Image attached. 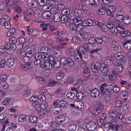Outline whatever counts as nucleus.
Instances as JSON below:
<instances>
[{
  "label": "nucleus",
  "mask_w": 131,
  "mask_h": 131,
  "mask_svg": "<svg viewBox=\"0 0 131 131\" xmlns=\"http://www.w3.org/2000/svg\"><path fill=\"white\" fill-rule=\"evenodd\" d=\"M78 36L82 40H85L88 37V35L86 32L81 33H79L78 34Z\"/></svg>",
  "instance_id": "obj_22"
},
{
  "label": "nucleus",
  "mask_w": 131,
  "mask_h": 131,
  "mask_svg": "<svg viewBox=\"0 0 131 131\" xmlns=\"http://www.w3.org/2000/svg\"><path fill=\"white\" fill-rule=\"evenodd\" d=\"M27 3L28 6L32 8H36L38 6V3L35 0H28Z\"/></svg>",
  "instance_id": "obj_11"
},
{
  "label": "nucleus",
  "mask_w": 131,
  "mask_h": 131,
  "mask_svg": "<svg viewBox=\"0 0 131 131\" xmlns=\"http://www.w3.org/2000/svg\"><path fill=\"white\" fill-rule=\"evenodd\" d=\"M55 93L58 94V97H61L65 94L66 91L60 88Z\"/></svg>",
  "instance_id": "obj_18"
},
{
  "label": "nucleus",
  "mask_w": 131,
  "mask_h": 131,
  "mask_svg": "<svg viewBox=\"0 0 131 131\" xmlns=\"http://www.w3.org/2000/svg\"><path fill=\"white\" fill-rule=\"evenodd\" d=\"M114 26L117 27L116 28H118L119 29L123 30L124 29L123 25L121 23H119L117 21H115L114 23Z\"/></svg>",
  "instance_id": "obj_36"
},
{
  "label": "nucleus",
  "mask_w": 131,
  "mask_h": 131,
  "mask_svg": "<svg viewBox=\"0 0 131 131\" xmlns=\"http://www.w3.org/2000/svg\"><path fill=\"white\" fill-rule=\"evenodd\" d=\"M29 58L27 56H25L22 58L23 61L24 63H31L29 59Z\"/></svg>",
  "instance_id": "obj_56"
},
{
  "label": "nucleus",
  "mask_w": 131,
  "mask_h": 131,
  "mask_svg": "<svg viewBox=\"0 0 131 131\" xmlns=\"http://www.w3.org/2000/svg\"><path fill=\"white\" fill-rule=\"evenodd\" d=\"M116 8L113 6H110L108 7V10L106 11L107 15L111 16H113V13L115 11Z\"/></svg>",
  "instance_id": "obj_13"
},
{
  "label": "nucleus",
  "mask_w": 131,
  "mask_h": 131,
  "mask_svg": "<svg viewBox=\"0 0 131 131\" xmlns=\"http://www.w3.org/2000/svg\"><path fill=\"white\" fill-rule=\"evenodd\" d=\"M32 105L34 108L37 110L39 111L41 110L40 107V104L37 102H34L32 103Z\"/></svg>",
  "instance_id": "obj_35"
},
{
  "label": "nucleus",
  "mask_w": 131,
  "mask_h": 131,
  "mask_svg": "<svg viewBox=\"0 0 131 131\" xmlns=\"http://www.w3.org/2000/svg\"><path fill=\"white\" fill-rule=\"evenodd\" d=\"M0 87L2 89H6L8 88L9 85L5 81H2L0 83Z\"/></svg>",
  "instance_id": "obj_30"
},
{
  "label": "nucleus",
  "mask_w": 131,
  "mask_h": 131,
  "mask_svg": "<svg viewBox=\"0 0 131 131\" xmlns=\"http://www.w3.org/2000/svg\"><path fill=\"white\" fill-rule=\"evenodd\" d=\"M67 61V59L65 57H63L60 60V61H58L57 63L58 64L59 66H57V68L59 69L60 67L61 64L63 65V66L66 65Z\"/></svg>",
  "instance_id": "obj_10"
},
{
  "label": "nucleus",
  "mask_w": 131,
  "mask_h": 131,
  "mask_svg": "<svg viewBox=\"0 0 131 131\" xmlns=\"http://www.w3.org/2000/svg\"><path fill=\"white\" fill-rule=\"evenodd\" d=\"M84 47L86 49V50L87 51H89V50H91L93 49V46L92 45L90 44H84Z\"/></svg>",
  "instance_id": "obj_44"
},
{
  "label": "nucleus",
  "mask_w": 131,
  "mask_h": 131,
  "mask_svg": "<svg viewBox=\"0 0 131 131\" xmlns=\"http://www.w3.org/2000/svg\"><path fill=\"white\" fill-rule=\"evenodd\" d=\"M42 15V13L40 10L37 9L34 11V16L36 18L40 17Z\"/></svg>",
  "instance_id": "obj_21"
},
{
  "label": "nucleus",
  "mask_w": 131,
  "mask_h": 131,
  "mask_svg": "<svg viewBox=\"0 0 131 131\" xmlns=\"http://www.w3.org/2000/svg\"><path fill=\"white\" fill-rule=\"evenodd\" d=\"M72 15L73 16V15ZM76 17H75L74 18V17H73V19H72V20L74 22L78 23L79 24H80L82 22V19L81 17L79 16Z\"/></svg>",
  "instance_id": "obj_52"
},
{
  "label": "nucleus",
  "mask_w": 131,
  "mask_h": 131,
  "mask_svg": "<svg viewBox=\"0 0 131 131\" xmlns=\"http://www.w3.org/2000/svg\"><path fill=\"white\" fill-rule=\"evenodd\" d=\"M82 23L84 26H91L93 24V22L91 20L88 19L83 21Z\"/></svg>",
  "instance_id": "obj_31"
},
{
  "label": "nucleus",
  "mask_w": 131,
  "mask_h": 131,
  "mask_svg": "<svg viewBox=\"0 0 131 131\" xmlns=\"http://www.w3.org/2000/svg\"><path fill=\"white\" fill-rule=\"evenodd\" d=\"M86 127L89 130L93 131L97 127L96 123L94 121H91L86 125Z\"/></svg>",
  "instance_id": "obj_5"
},
{
  "label": "nucleus",
  "mask_w": 131,
  "mask_h": 131,
  "mask_svg": "<svg viewBox=\"0 0 131 131\" xmlns=\"http://www.w3.org/2000/svg\"><path fill=\"white\" fill-rule=\"evenodd\" d=\"M110 70L109 68L105 64H101L100 71L103 73H106L108 72Z\"/></svg>",
  "instance_id": "obj_17"
},
{
  "label": "nucleus",
  "mask_w": 131,
  "mask_h": 131,
  "mask_svg": "<svg viewBox=\"0 0 131 131\" xmlns=\"http://www.w3.org/2000/svg\"><path fill=\"white\" fill-rule=\"evenodd\" d=\"M49 127L50 130L59 129V124L56 122L51 123Z\"/></svg>",
  "instance_id": "obj_26"
},
{
  "label": "nucleus",
  "mask_w": 131,
  "mask_h": 131,
  "mask_svg": "<svg viewBox=\"0 0 131 131\" xmlns=\"http://www.w3.org/2000/svg\"><path fill=\"white\" fill-rule=\"evenodd\" d=\"M106 11V8L104 7H102L97 10V13L100 15H102L104 14Z\"/></svg>",
  "instance_id": "obj_29"
},
{
  "label": "nucleus",
  "mask_w": 131,
  "mask_h": 131,
  "mask_svg": "<svg viewBox=\"0 0 131 131\" xmlns=\"http://www.w3.org/2000/svg\"><path fill=\"white\" fill-rule=\"evenodd\" d=\"M90 110L92 112L93 114L94 115H97L101 111V110L100 106H92L91 108H90Z\"/></svg>",
  "instance_id": "obj_6"
},
{
  "label": "nucleus",
  "mask_w": 131,
  "mask_h": 131,
  "mask_svg": "<svg viewBox=\"0 0 131 131\" xmlns=\"http://www.w3.org/2000/svg\"><path fill=\"white\" fill-rule=\"evenodd\" d=\"M66 40V38L64 37L59 36L57 37L55 40V41L57 43H59L64 41Z\"/></svg>",
  "instance_id": "obj_47"
},
{
  "label": "nucleus",
  "mask_w": 131,
  "mask_h": 131,
  "mask_svg": "<svg viewBox=\"0 0 131 131\" xmlns=\"http://www.w3.org/2000/svg\"><path fill=\"white\" fill-rule=\"evenodd\" d=\"M124 23L126 24H128L131 23V18L128 16L125 17L123 20Z\"/></svg>",
  "instance_id": "obj_50"
},
{
  "label": "nucleus",
  "mask_w": 131,
  "mask_h": 131,
  "mask_svg": "<svg viewBox=\"0 0 131 131\" xmlns=\"http://www.w3.org/2000/svg\"><path fill=\"white\" fill-rule=\"evenodd\" d=\"M120 126V125H119L114 124L112 123H111L110 126L109 127V128L112 130V131H116Z\"/></svg>",
  "instance_id": "obj_20"
},
{
  "label": "nucleus",
  "mask_w": 131,
  "mask_h": 131,
  "mask_svg": "<svg viewBox=\"0 0 131 131\" xmlns=\"http://www.w3.org/2000/svg\"><path fill=\"white\" fill-rule=\"evenodd\" d=\"M20 95L24 98H28L30 96V93L29 90H22L20 92Z\"/></svg>",
  "instance_id": "obj_8"
},
{
  "label": "nucleus",
  "mask_w": 131,
  "mask_h": 131,
  "mask_svg": "<svg viewBox=\"0 0 131 131\" xmlns=\"http://www.w3.org/2000/svg\"><path fill=\"white\" fill-rule=\"evenodd\" d=\"M61 108L59 107H55L53 108L52 111L53 113L55 114H58L61 112Z\"/></svg>",
  "instance_id": "obj_39"
},
{
  "label": "nucleus",
  "mask_w": 131,
  "mask_h": 131,
  "mask_svg": "<svg viewBox=\"0 0 131 131\" xmlns=\"http://www.w3.org/2000/svg\"><path fill=\"white\" fill-rule=\"evenodd\" d=\"M76 107L78 108H82L83 107L84 104L81 101L77 102L76 103Z\"/></svg>",
  "instance_id": "obj_57"
},
{
  "label": "nucleus",
  "mask_w": 131,
  "mask_h": 131,
  "mask_svg": "<svg viewBox=\"0 0 131 131\" xmlns=\"http://www.w3.org/2000/svg\"><path fill=\"white\" fill-rule=\"evenodd\" d=\"M77 98L80 100H82L85 96V94L83 92H78L76 93Z\"/></svg>",
  "instance_id": "obj_37"
},
{
  "label": "nucleus",
  "mask_w": 131,
  "mask_h": 131,
  "mask_svg": "<svg viewBox=\"0 0 131 131\" xmlns=\"http://www.w3.org/2000/svg\"><path fill=\"white\" fill-rule=\"evenodd\" d=\"M91 95L93 98L97 97L99 94V90L97 88H95L90 91Z\"/></svg>",
  "instance_id": "obj_7"
},
{
  "label": "nucleus",
  "mask_w": 131,
  "mask_h": 131,
  "mask_svg": "<svg viewBox=\"0 0 131 131\" xmlns=\"http://www.w3.org/2000/svg\"><path fill=\"white\" fill-rule=\"evenodd\" d=\"M10 99L8 98H5L2 101V103L4 105H7L10 102Z\"/></svg>",
  "instance_id": "obj_59"
},
{
  "label": "nucleus",
  "mask_w": 131,
  "mask_h": 131,
  "mask_svg": "<svg viewBox=\"0 0 131 131\" xmlns=\"http://www.w3.org/2000/svg\"><path fill=\"white\" fill-rule=\"evenodd\" d=\"M75 79L74 77L70 76L67 79V82L70 84H72Z\"/></svg>",
  "instance_id": "obj_48"
},
{
  "label": "nucleus",
  "mask_w": 131,
  "mask_h": 131,
  "mask_svg": "<svg viewBox=\"0 0 131 131\" xmlns=\"http://www.w3.org/2000/svg\"><path fill=\"white\" fill-rule=\"evenodd\" d=\"M46 97L42 94H39L36 97L37 101L39 100L41 101H43L45 100Z\"/></svg>",
  "instance_id": "obj_54"
},
{
  "label": "nucleus",
  "mask_w": 131,
  "mask_h": 131,
  "mask_svg": "<svg viewBox=\"0 0 131 131\" xmlns=\"http://www.w3.org/2000/svg\"><path fill=\"white\" fill-rule=\"evenodd\" d=\"M112 33L114 35H116L117 33H120L121 32V30L119 29L118 28H116L115 27L111 29L110 30Z\"/></svg>",
  "instance_id": "obj_25"
},
{
  "label": "nucleus",
  "mask_w": 131,
  "mask_h": 131,
  "mask_svg": "<svg viewBox=\"0 0 131 131\" xmlns=\"http://www.w3.org/2000/svg\"><path fill=\"white\" fill-rule=\"evenodd\" d=\"M104 62L105 64L107 66H110L113 64L112 61L110 58H107L105 59Z\"/></svg>",
  "instance_id": "obj_41"
},
{
  "label": "nucleus",
  "mask_w": 131,
  "mask_h": 131,
  "mask_svg": "<svg viewBox=\"0 0 131 131\" xmlns=\"http://www.w3.org/2000/svg\"><path fill=\"white\" fill-rule=\"evenodd\" d=\"M123 46L125 49L127 50H130L131 49V42H127L125 41L123 43Z\"/></svg>",
  "instance_id": "obj_34"
},
{
  "label": "nucleus",
  "mask_w": 131,
  "mask_h": 131,
  "mask_svg": "<svg viewBox=\"0 0 131 131\" xmlns=\"http://www.w3.org/2000/svg\"><path fill=\"white\" fill-rule=\"evenodd\" d=\"M48 106V103L44 101L42 102L40 104V107L41 109V108L42 109H45Z\"/></svg>",
  "instance_id": "obj_49"
},
{
  "label": "nucleus",
  "mask_w": 131,
  "mask_h": 131,
  "mask_svg": "<svg viewBox=\"0 0 131 131\" xmlns=\"http://www.w3.org/2000/svg\"><path fill=\"white\" fill-rule=\"evenodd\" d=\"M26 118V116L25 115L22 114L19 116L18 120L19 121L22 122L25 120Z\"/></svg>",
  "instance_id": "obj_60"
},
{
  "label": "nucleus",
  "mask_w": 131,
  "mask_h": 131,
  "mask_svg": "<svg viewBox=\"0 0 131 131\" xmlns=\"http://www.w3.org/2000/svg\"><path fill=\"white\" fill-rule=\"evenodd\" d=\"M96 39V43L100 44L103 43V42L105 41L107 39V38L105 36H102L101 37L97 38Z\"/></svg>",
  "instance_id": "obj_14"
},
{
  "label": "nucleus",
  "mask_w": 131,
  "mask_h": 131,
  "mask_svg": "<svg viewBox=\"0 0 131 131\" xmlns=\"http://www.w3.org/2000/svg\"><path fill=\"white\" fill-rule=\"evenodd\" d=\"M76 125H70L68 127V130L70 131H75L76 130Z\"/></svg>",
  "instance_id": "obj_64"
},
{
  "label": "nucleus",
  "mask_w": 131,
  "mask_h": 131,
  "mask_svg": "<svg viewBox=\"0 0 131 131\" xmlns=\"http://www.w3.org/2000/svg\"><path fill=\"white\" fill-rule=\"evenodd\" d=\"M124 63L116 61L114 64V67L117 72H121L123 69V65Z\"/></svg>",
  "instance_id": "obj_3"
},
{
  "label": "nucleus",
  "mask_w": 131,
  "mask_h": 131,
  "mask_svg": "<svg viewBox=\"0 0 131 131\" xmlns=\"http://www.w3.org/2000/svg\"><path fill=\"white\" fill-rule=\"evenodd\" d=\"M84 29V27L81 25H77L75 28V30L78 32L82 31Z\"/></svg>",
  "instance_id": "obj_51"
},
{
  "label": "nucleus",
  "mask_w": 131,
  "mask_h": 131,
  "mask_svg": "<svg viewBox=\"0 0 131 131\" xmlns=\"http://www.w3.org/2000/svg\"><path fill=\"white\" fill-rule=\"evenodd\" d=\"M89 2L91 5L95 7L97 6L99 3L98 0H89Z\"/></svg>",
  "instance_id": "obj_42"
},
{
  "label": "nucleus",
  "mask_w": 131,
  "mask_h": 131,
  "mask_svg": "<svg viewBox=\"0 0 131 131\" xmlns=\"http://www.w3.org/2000/svg\"><path fill=\"white\" fill-rule=\"evenodd\" d=\"M15 59L13 58H10L7 60L6 62L7 67H12L14 63Z\"/></svg>",
  "instance_id": "obj_15"
},
{
  "label": "nucleus",
  "mask_w": 131,
  "mask_h": 131,
  "mask_svg": "<svg viewBox=\"0 0 131 131\" xmlns=\"http://www.w3.org/2000/svg\"><path fill=\"white\" fill-rule=\"evenodd\" d=\"M37 120V118L36 116L32 115L29 116L28 121L31 123H35L36 122Z\"/></svg>",
  "instance_id": "obj_27"
},
{
  "label": "nucleus",
  "mask_w": 131,
  "mask_h": 131,
  "mask_svg": "<svg viewBox=\"0 0 131 131\" xmlns=\"http://www.w3.org/2000/svg\"><path fill=\"white\" fill-rule=\"evenodd\" d=\"M65 117L63 115H61L58 116L56 118L57 121L60 123H62L65 120Z\"/></svg>",
  "instance_id": "obj_40"
},
{
  "label": "nucleus",
  "mask_w": 131,
  "mask_h": 131,
  "mask_svg": "<svg viewBox=\"0 0 131 131\" xmlns=\"http://www.w3.org/2000/svg\"><path fill=\"white\" fill-rule=\"evenodd\" d=\"M44 58H47V59L48 60L47 61L50 62V63H51V64H52L53 65H54V64H55L56 61L54 57L52 56H49L48 54L47 57Z\"/></svg>",
  "instance_id": "obj_24"
},
{
  "label": "nucleus",
  "mask_w": 131,
  "mask_h": 131,
  "mask_svg": "<svg viewBox=\"0 0 131 131\" xmlns=\"http://www.w3.org/2000/svg\"><path fill=\"white\" fill-rule=\"evenodd\" d=\"M120 33L124 38H125L128 35H130V32L127 30L121 31V32Z\"/></svg>",
  "instance_id": "obj_63"
},
{
  "label": "nucleus",
  "mask_w": 131,
  "mask_h": 131,
  "mask_svg": "<svg viewBox=\"0 0 131 131\" xmlns=\"http://www.w3.org/2000/svg\"><path fill=\"white\" fill-rule=\"evenodd\" d=\"M75 96V93L70 91L68 93L66 94V96L69 99H71L73 98Z\"/></svg>",
  "instance_id": "obj_43"
},
{
  "label": "nucleus",
  "mask_w": 131,
  "mask_h": 131,
  "mask_svg": "<svg viewBox=\"0 0 131 131\" xmlns=\"http://www.w3.org/2000/svg\"><path fill=\"white\" fill-rule=\"evenodd\" d=\"M10 43L14 44L16 43L17 41V39L15 37H11L9 39Z\"/></svg>",
  "instance_id": "obj_58"
},
{
  "label": "nucleus",
  "mask_w": 131,
  "mask_h": 131,
  "mask_svg": "<svg viewBox=\"0 0 131 131\" xmlns=\"http://www.w3.org/2000/svg\"><path fill=\"white\" fill-rule=\"evenodd\" d=\"M64 73L62 72L57 73L56 75V79L57 80H60L63 79L65 76Z\"/></svg>",
  "instance_id": "obj_19"
},
{
  "label": "nucleus",
  "mask_w": 131,
  "mask_h": 131,
  "mask_svg": "<svg viewBox=\"0 0 131 131\" xmlns=\"http://www.w3.org/2000/svg\"><path fill=\"white\" fill-rule=\"evenodd\" d=\"M15 31V28H12L10 29L8 31L7 35L8 36H11L13 35Z\"/></svg>",
  "instance_id": "obj_53"
},
{
  "label": "nucleus",
  "mask_w": 131,
  "mask_h": 131,
  "mask_svg": "<svg viewBox=\"0 0 131 131\" xmlns=\"http://www.w3.org/2000/svg\"><path fill=\"white\" fill-rule=\"evenodd\" d=\"M41 53L43 54V58L47 57L49 51L48 47H42L40 49Z\"/></svg>",
  "instance_id": "obj_9"
},
{
  "label": "nucleus",
  "mask_w": 131,
  "mask_h": 131,
  "mask_svg": "<svg viewBox=\"0 0 131 131\" xmlns=\"http://www.w3.org/2000/svg\"><path fill=\"white\" fill-rule=\"evenodd\" d=\"M61 16L60 14H56L53 15L52 17V18L54 21L59 22L62 19H61Z\"/></svg>",
  "instance_id": "obj_23"
},
{
  "label": "nucleus",
  "mask_w": 131,
  "mask_h": 131,
  "mask_svg": "<svg viewBox=\"0 0 131 131\" xmlns=\"http://www.w3.org/2000/svg\"><path fill=\"white\" fill-rule=\"evenodd\" d=\"M33 65L31 63H28L23 64L22 67V69L25 71H27L32 68Z\"/></svg>",
  "instance_id": "obj_12"
},
{
  "label": "nucleus",
  "mask_w": 131,
  "mask_h": 131,
  "mask_svg": "<svg viewBox=\"0 0 131 131\" xmlns=\"http://www.w3.org/2000/svg\"><path fill=\"white\" fill-rule=\"evenodd\" d=\"M84 44L80 48L79 50L77 51V53L81 59H82V56L85 59L87 58L89 56L86 49L84 47Z\"/></svg>",
  "instance_id": "obj_2"
},
{
  "label": "nucleus",
  "mask_w": 131,
  "mask_h": 131,
  "mask_svg": "<svg viewBox=\"0 0 131 131\" xmlns=\"http://www.w3.org/2000/svg\"><path fill=\"white\" fill-rule=\"evenodd\" d=\"M83 73L85 77H89L90 74V70L87 67L83 69Z\"/></svg>",
  "instance_id": "obj_32"
},
{
  "label": "nucleus",
  "mask_w": 131,
  "mask_h": 131,
  "mask_svg": "<svg viewBox=\"0 0 131 131\" xmlns=\"http://www.w3.org/2000/svg\"><path fill=\"white\" fill-rule=\"evenodd\" d=\"M112 91V89L110 88H107L106 87L104 91L102 93L106 95H108L111 93Z\"/></svg>",
  "instance_id": "obj_45"
},
{
  "label": "nucleus",
  "mask_w": 131,
  "mask_h": 131,
  "mask_svg": "<svg viewBox=\"0 0 131 131\" xmlns=\"http://www.w3.org/2000/svg\"><path fill=\"white\" fill-rule=\"evenodd\" d=\"M102 80L103 82L107 81L109 78V75L106 74H103L101 77Z\"/></svg>",
  "instance_id": "obj_46"
},
{
  "label": "nucleus",
  "mask_w": 131,
  "mask_h": 131,
  "mask_svg": "<svg viewBox=\"0 0 131 131\" xmlns=\"http://www.w3.org/2000/svg\"><path fill=\"white\" fill-rule=\"evenodd\" d=\"M101 67V64L99 62H97L95 64L92 63L91 65V68L93 71L95 73H97L99 70H100Z\"/></svg>",
  "instance_id": "obj_4"
},
{
  "label": "nucleus",
  "mask_w": 131,
  "mask_h": 131,
  "mask_svg": "<svg viewBox=\"0 0 131 131\" xmlns=\"http://www.w3.org/2000/svg\"><path fill=\"white\" fill-rule=\"evenodd\" d=\"M109 79L111 80L112 83L113 84H115L116 82V75L114 74H112L109 76Z\"/></svg>",
  "instance_id": "obj_28"
},
{
  "label": "nucleus",
  "mask_w": 131,
  "mask_h": 131,
  "mask_svg": "<svg viewBox=\"0 0 131 131\" xmlns=\"http://www.w3.org/2000/svg\"><path fill=\"white\" fill-rule=\"evenodd\" d=\"M76 53L74 51L71 52L69 55V57L67 59L66 63L70 67L73 66L76 59H78L79 58L77 57Z\"/></svg>",
  "instance_id": "obj_1"
},
{
  "label": "nucleus",
  "mask_w": 131,
  "mask_h": 131,
  "mask_svg": "<svg viewBox=\"0 0 131 131\" xmlns=\"http://www.w3.org/2000/svg\"><path fill=\"white\" fill-rule=\"evenodd\" d=\"M82 11L79 9H75L74 12V15L76 16H79L81 15Z\"/></svg>",
  "instance_id": "obj_55"
},
{
  "label": "nucleus",
  "mask_w": 131,
  "mask_h": 131,
  "mask_svg": "<svg viewBox=\"0 0 131 131\" xmlns=\"http://www.w3.org/2000/svg\"><path fill=\"white\" fill-rule=\"evenodd\" d=\"M43 18L46 19L50 17L51 16V13L49 12H45L42 14Z\"/></svg>",
  "instance_id": "obj_61"
},
{
  "label": "nucleus",
  "mask_w": 131,
  "mask_h": 131,
  "mask_svg": "<svg viewBox=\"0 0 131 131\" xmlns=\"http://www.w3.org/2000/svg\"><path fill=\"white\" fill-rule=\"evenodd\" d=\"M68 103L63 100L60 101L58 103L59 106L63 108L67 107L68 106Z\"/></svg>",
  "instance_id": "obj_38"
},
{
  "label": "nucleus",
  "mask_w": 131,
  "mask_h": 131,
  "mask_svg": "<svg viewBox=\"0 0 131 131\" xmlns=\"http://www.w3.org/2000/svg\"><path fill=\"white\" fill-rule=\"evenodd\" d=\"M61 19H62L61 20V22L63 23H66L69 19H73V16H69L68 17H61Z\"/></svg>",
  "instance_id": "obj_33"
},
{
  "label": "nucleus",
  "mask_w": 131,
  "mask_h": 131,
  "mask_svg": "<svg viewBox=\"0 0 131 131\" xmlns=\"http://www.w3.org/2000/svg\"><path fill=\"white\" fill-rule=\"evenodd\" d=\"M99 51V49L96 48L90 51L92 58L95 59L98 57V54L97 51Z\"/></svg>",
  "instance_id": "obj_16"
},
{
  "label": "nucleus",
  "mask_w": 131,
  "mask_h": 131,
  "mask_svg": "<svg viewBox=\"0 0 131 131\" xmlns=\"http://www.w3.org/2000/svg\"><path fill=\"white\" fill-rule=\"evenodd\" d=\"M58 4V2L54 0H51L49 2V5L51 7H53Z\"/></svg>",
  "instance_id": "obj_62"
}]
</instances>
